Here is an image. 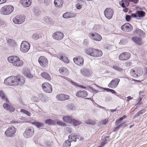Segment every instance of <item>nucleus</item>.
Instances as JSON below:
<instances>
[{"label":"nucleus","instance_id":"1","mask_svg":"<svg viewBox=\"0 0 147 147\" xmlns=\"http://www.w3.org/2000/svg\"><path fill=\"white\" fill-rule=\"evenodd\" d=\"M25 82V78L22 76L19 75L8 77L5 80L4 82L7 85L17 86L24 84Z\"/></svg>","mask_w":147,"mask_h":147},{"label":"nucleus","instance_id":"2","mask_svg":"<svg viewBox=\"0 0 147 147\" xmlns=\"http://www.w3.org/2000/svg\"><path fill=\"white\" fill-rule=\"evenodd\" d=\"M8 61L14 66L17 67H22L24 64L23 61L20 60L18 56H11L7 58Z\"/></svg>","mask_w":147,"mask_h":147},{"label":"nucleus","instance_id":"3","mask_svg":"<svg viewBox=\"0 0 147 147\" xmlns=\"http://www.w3.org/2000/svg\"><path fill=\"white\" fill-rule=\"evenodd\" d=\"M86 52L88 55L95 57H100L102 55V53L101 50L92 48L87 49Z\"/></svg>","mask_w":147,"mask_h":147},{"label":"nucleus","instance_id":"4","mask_svg":"<svg viewBox=\"0 0 147 147\" xmlns=\"http://www.w3.org/2000/svg\"><path fill=\"white\" fill-rule=\"evenodd\" d=\"M14 7L11 5H6L3 6L1 9L0 13L3 15L10 14L13 11Z\"/></svg>","mask_w":147,"mask_h":147},{"label":"nucleus","instance_id":"5","mask_svg":"<svg viewBox=\"0 0 147 147\" xmlns=\"http://www.w3.org/2000/svg\"><path fill=\"white\" fill-rule=\"evenodd\" d=\"M30 44L27 41H23L21 44L20 51L22 52L26 53L30 49Z\"/></svg>","mask_w":147,"mask_h":147},{"label":"nucleus","instance_id":"6","mask_svg":"<svg viewBox=\"0 0 147 147\" xmlns=\"http://www.w3.org/2000/svg\"><path fill=\"white\" fill-rule=\"evenodd\" d=\"M42 87L43 90L48 93H50L52 91V88L51 85L47 82H44L42 85Z\"/></svg>","mask_w":147,"mask_h":147},{"label":"nucleus","instance_id":"7","mask_svg":"<svg viewBox=\"0 0 147 147\" xmlns=\"http://www.w3.org/2000/svg\"><path fill=\"white\" fill-rule=\"evenodd\" d=\"M142 73V69L139 67H135L132 69L131 74L134 77H138Z\"/></svg>","mask_w":147,"mask_h":147},{"label":"nucleus","instance_id":"8","mask_svg":"<svg viewBox=\"0 0 147 147\" xmlns=\"http://www.w3.org/2000/svg\"><path fill=\"white\" fill-rule=\"evenodd\" d=\"M16 131V129L14 127H9L5 131V134L7 137H11L13 136Z\"/></svg>","mask_w":147,"mask_h":147},{"label":"nucleus","instance_id":"9","mask_svg":"<svg viewBox=\"0 0 147 147\" xmlns=\"http://www.w3.org/2000/svg\"><path fill=\"white\" fill-rule=\"evenodd\" d=\"M34 129L32 127L28 128L23 134L24 136L26 138H29L34 134Z\"/></svg>","mask_w":147,"mask_h":147},{"label":"nucleus","instance_id":"10","mask_svg":"<svg viewBox=\"0 0 147 147\" xmlns=\"http://www.w3.org/2000/svg\"><path fill=\"white\" fill-rule=\"evenodd\" d=\"M113 13V10L110 8H106L104 11L105 16L109 19H110L112 18Z\"/></svg>","mask_w":147,"mask_h":147},{"label":"nucleus","instance_id":"11","mask_svg":"<svg viewBox=\"0 0 147 147\" xmlns=\"http://www.w3.org/2000/svg\"><path fill=\"white\" fill-rule=\"evenodd\" d=\"M132 26L129 23H126L121 27V29L124 32H129L133 30Z\"/></svg>","mask_w":147,"mask_h":147},{"label":"nucleus","instance_id":"12","mask_svg":"<svg viewBox=\"0 0 147 147\" xmlns=\"http://www.w3.org/2000/svg\"><path fill=\"white\" fill-rule=\"evenodd\" d=\"M120 81L119 79H114L108 84V87L112 88H116L117 86Z\"/></svg>","mask_w":147,"mask_h":147},{"label":"nucleus","instance_id":"13","mask_svg":"<svg viewBox=\"0 0 147 147\" xmlns=\"http://www.w3.org/2000/svg\"><path fill=\"white\" fill-rule=\"evenodd\" d=\"M38 62L40 65L42 67H46L48 65L47 59L44 56H40L38 59Z\"/></svg>","mask_w":147,"mask_h":147},{"label":"nucleus","instance_id":"14","mask_svg":"<svg viewBox=\"0 0 147 147\" xmlns=\"http://www.w3.org/2000/svg\"><path fill=\"white\" fill-rule=\"evenodd\" d=\"M24 21V16L21 15L16 16L13 19V22L16 24H21Z\"/></svg>","mask_w":147,"mask_h":147},{"label":"nucleus","instance_id":"15","mask_svg":"<svg viewBox=\"0 0 147 147\" xmlns=\"http://www.w3.org/2000/svg\"><path fill=\"white\" fill-rule=\"evenodd\" d=\"M130 54L129 53L124 52L119 55V58L121 60L126 61L130 58Z\"/></svg>","mask_w":147,"mask_h":147},{"label":"nucleus","instance_id":"16","mask_svg":"<svg viewBox=\"0 0 147 147\" xmlns=\"http://www.w3.org/2000/svg\"><path fill=\"white\" fill-rule=\"evenodd\" d=\"M73 60L74 63L78 65L81 66L83 64L84 59L82 57L78 56L77 58H74Z\"/></svg>","mask_w":147,"mask_h":147},{"label":"nucleus","instance_id":"17","mask_svg":"<svg viewBox=\"0 0 147 147\" xmlns=\"http://www.w3.org/2000/svg\"><path fill=\"white\" fill-rule=\"evenodd\" d=\"M52 36L53 38L57 40H60L63 38V34L61 32H57L53 34Z\"/></svg>","mask_w":147,"mask_h":147},{"label":"nucleus","instance_id":"18","mask_svg":"<svg viewBox=\"0 0 147 147\" xmlns=\"http://www.w3.org/2000/svg\"><path fill=\"white\" fill-rule=\"evenodd\" d=\"M90 35V36L92 37V39L96 41H100L102 39V36L98 33L95 32L94 34L91 33Z\"/></svg>","mask_w":147,"mask_h":147},{"label":"nucleus","instance_id":"19","mask_svg":"<svg viewBox=\"0 0 147 147\" xmlns=\"http://www.w3.org/2000/svg\"><path fill=\"white\" fill-rule=\"evenodd\" d=\"M57 98L59 100L64 101L69 99V96L64 94H60L56 96Z\"/></svg>","mask_w":147,"mask_h":147},{"label":"nucleus","instance_id":"20","mask_svg":"<svg viewBox=\"0 0 147 147\" xmlns=\"http://www.w3.org/2000/svg\"><path fill=\"white\" fill-rule=\"evenodd\" d=\"M76 95L77 97L83 98L87 96L88 93L85 90L83 91L80 90L77 92Z\"/></svg>","mask_w":147,"mask_h":147},{"label":"nucleus","instance_id":"21","mask_svg":"<svg viewBox=\"0 0 147 147\" xmlns=\"http://www.w3.org/2000/svg\"><path fill=\"white\" fill-rule=\"evenodd\" d=\"M59 71L62 75H67L69 73L68 69L65 67H60L59 69Z\"/></svg>","mask_w":147,"mask_h":147},{"label":"nucleus","instance_id":"22","mask_svg":"<svg viewBox=\"0 0 147 147\" xmlns=\"http://www.w3.org/2000/svg\"><path fill=\"white\" fill-rule=\"evenodd\" d=\"M20 2L23 6L25 7H29L32 3L31 0H21Z\"/></svg>","mask_w":147,"mask_h":147},{"label":"nucleus","instance_id":"23","mask_svg":"<svg viewBox=\"0 0 147 147\" xmlns=\"http://www.w3.org/2000/svg\"><path fill=\"white\" fill-rule=\"evenodd\" d=\"M73 119L72 117L71 116H65L63 117V119L64 122L69 124H71Z\"/></svg>","mask_w":147,"mask_h":147},{"label":"nucleus","instance_id":"24","mask_svg":"<svg viewBox=\"0 0 147 147\" xmlns=\"http://www.w3.org/2000/svg\"><path fill=\"white\" fill-rule=\"evenodd\" d=\"M132 40L136 44L141 45L142 44L141 38L137 36H134L132 38Z\"/></svg>","mask_w":147,"mask_h":147},{"label":"nucleus","instance_id":"25","mask_svg":"<svg viewBox=\"0 0 147 147\" xmlns=\"http://www.w3.org/2000/svg\"><path fill=\"white\" fill-rule=\"evenodd\" d=\"M57 57L66 63H69V61L67 58L63 55L59 54L58 55Z\"/></svg>","mask_w":147,"mask_h":147},{"label":"nucleus","instance_id":"26","mask_svg":"<svg viewBox=\"0 0 147 147\" xmlns=\"http://www.w3.org/2000/svg\"><path fill=\"white\" fill-rule=\"evenodd\" d=\"M81 73L83 76L86 77H89L91 75L90 71L86 69L82 70Z\"/></svg>","mask_w":147,"mask_h":147},{"label":"nucleus","instance_id":"27","mask_svg":"<svg viewBox=\"0 0 147 147\" xmlns=\"http://www.w3.org/2000/svg\"><path fill=\"white\" fill-rule=\"evenodd\" d=\"M76 16V14L70 12H66L64 13L63 15V18H68L74 17Z\"/></svg>","mask_w":147,"mask_h":147},{"label":"nucleus","instance_id":"28","mask_svg":"<svg viewBox=\"0 0 147 147\" xmlns=\"http://www.w3.org/2000/svg\"><path fill=\"white\" fill-rule=\"evenodd\" d=\"M79 136L78 135L75 136L73 134H71L69 136L68 138L69 140V141L70 142L73 141L76 142V139L77 138L79 139Z\"/></svg>","mask_w":147,"mask_h":147},{"label":"nucleus","instance_id":"29","mask_svg":"<svg viewBox=\"0 0 147 147\" xmlns=\"http://www.w3.org/2000/svg\"><path fill=\"white\" fill-rule=\"evenodd\" d=\"M54 2L55 6L57 7H60L63 4L62 0H55Z\"/></svg>","mask_w":147,"mask_h":147},{"label":"nucleus","instance_id":"30","mask_svg":"<svg viewBox=\"0 0 147 147\" xmlns=\"http://www.w3.org/2000/svg\"><path fill=\"white\" fill-rule=\"evenodd\" d=\"M40 75L42 78L47 80H51L50 76L49 74L47 72H42L41 73Z\"/></svg>","mask_w":147,"mask_h":147},{"label":"nucleus","instance_id":"31","mask_svg":"<svg viewBox=\"0 0 147 147\" xmlns=\"http://www.w3.org/2000/svg\"><path fill=\"white\" fill-rule=\"evenodd\" d=\"M134 33L135 34H137L138 35L140 36L144 35L145 33L142 30L139 29H136L134 32Z\"/></svg>","mask_w":147,"mask_h":147},{"label":"nucleus","instance_id":"32","mask_svg":"<svg viewBox=\"0 0 147 147\" xmlns=\"http://www.w3.org/2000/svg\"><path fill=\"white\" fill-rule=\"evenodd\" d=\"M5 103H4L3 105V108L7 110H8V109L10 106L11 105V103L9 102V100L7 99V100H5Z\"/></svg>","mask_w":147,"mask_h":147},{"label":"nucleus","instance_id":"33","mask_svg":"<svg viewBox=\"0 0 147 147\" xmlns=\"http://www.w3.org/2000/svg\"><path fill=\"white\" fill-rule=\"evenodd\" d=\"M136 13L138 15V19H140V18L142 17L145 15V12L142 11H138L136 12Z\"/></svg>","mask_w":147,"mask_h":147},{"label":"nucleus","instance_id":"34","mask_svg":"<svg viewBox=\"0 0 147 147\" xmlns=\"http://www.w3.org/2000/svg\"><path fill=\"white\" fill-rule=\"evenodd\" d=\"M119 4L123 7H126L129 5L128 2L125 0H123L119 2Z\"/></svg>","mask_w":147,"mask_h":147},{"label":"nucleus","instance_id":"35","mask_svg":"<svg viewBox=\"0 0 147 147\" xmlns=\"http://www.w3.org/2000/svg\"><path fill=\"white\" fill-rule=\"evenodd\" d=\"M81 123L80 121L77 120L73 119L71 124H73L75 126H77L80 125Z\"/></svg>","mask_w":147,"mask_h":147},{"label":"nucleus","instance_id":"36","mask_svg":"<svg viewBox=\"0 0 147 147\" xmlns=\"http://www.w3.org/2000/svg\"><path fill=\"white\" fill-rule=\"evenodd\" d=\"M31 123L33 125H35L38 128L42 127L43 125L42 123L37 122H31Z\"/></svg>","mask_w":147,"mask_h":147},{"label":"nucleus","instance_id":"37","mask_svg":"<svg viewBox=\"0 0 147 147\" xmlns=\"http://www.w3.org/2000/svg\"><path fill=\"white\" fill-rule=\"evenodd\" d=\"M42 37V36L41 34H39L37 33L34 34L32 36V39L35 40L41 38Z\"/></svg>","mask_w":147,"mask_h":147},{"label":"nucleus","instance_id":"38","mask_svg":"<svg viewBox=\"0 0 147 147\" xmlns=\"http://www.w3.org/2000/svg\"><path fill=\"white\" fill-rule=\"evenodd\" d=\"M46 124H47L49 125H54L55 124V122L52 120L51 119H48L45 122Z\"/></svg>","mask_w":147,"mask_h":147},{"label":"nucleus","instance_id":"39","mask_svg":"<svg viewBox=\"0 0 147 147\" xmlns=\"http://www.w3.org/2000/svg\"><path fill=\"white\" fill-rule=\"evenodd\" d=\"M71 146V143L69 140H66L64 143L63 147H69Z\"/></svg>","mask_w":147,"mask_h":147},{"label":"nucleus","instance_id":"40","mask_svg":"<svg viewBox=\"0 0 147 147\" xmlns=\"http://www.w3.org/2000/svg\"><path fill=\"white\" fill-rule=\"evenodd\" d=\"M0 96L4 100H7L8 99L4 92L1 90L0 91Z\"/></svg>","mask_w":147,"mask_h":147},{"label":"nucleus","instance_id":"41","mask_svg":"<svg viewBox=\"0 0 147 147\" xmlns=\"http://www.w3.org/2000/svg\"><path fill=\"white\" fill-rule=\"evenodd\" d=\"M126 118V116L124 115L123 117L120 118L118 119H117L115 122V124L117 125L121 121H122L124 118Z\"/></svg>","mask_w":147,"mask_h":147},{"label":"nucleus","instance_id":"42","mask_svg":"<svg viewBox=\"0 0 147 147\" xmlns=\"http://www.w3.org/2000/svg\"><path fill=\"white\" fill-rule=\"evenodd\" d=\"M86 123L88 124L94 125L96 123V121L91 120H87L86 121Z\"/></svg>","mask_w":147,"mask_h":147},{"label":"nucleus","instance_id":"43","mask_svg":"<svg viewBox=\"0 0 147 147\" xmlns=\"http://www.w3.org/2000/svg\"><path fill=\"white\" fill-rule=\"evenodd\" d=\"M113 68L115 70L120 72H122L123 70V69L119 67V66L116 65L113 66Z\"/></svg>","mask_w":147,"mask_h":147},{"label":"nucleus","instance_id":"44","mask_svg":"<svg viewBox=\"0 0 147 147\" xmlns=\"http://www.w3.org/2000/svg\"><path fill=\"white\" fill-rule=\"evenodd\" d=\"M108 122V119H106L102 120L100 123L102 125H105Z\"/></svg>","mask_w":147,"mask_h":147},{"label":"nucleus","instance_id":"45","mask_svg":"<svg viewBox=\"0 0 147 147\" xmlns=\"http://www.w3.org/2000/svg\"><path fill=\"white\" fill-rule=\"evenodd\" d=\"M57 124L59 125L60 126H66V125L64 123H63L62 122H60L59 121H58L57 122Z\"/></svg>","mask_w":147,"mask_h":147},{"label":"nucleus","instance_id":"46","mask_svg":"<svg viewBox=\"0 0 147 147\" xmlns=\"http://www.w3.org/2000/svg\"><path fill=\"white\" fill-rule=\"evenodd\" d=\"M8 110L10 112H13L15 110V109L11 105L10 107H9Z\"/></svg>","mask_w":147,"mask_h":147},{"label":"nucleus","instance_id":"47","mask_svg":"<svg viewBox=\"0 0 147 147\" xmlns=\"http://www.w3.org/2000/svg\"><path fill=\"white\" fill-rule=\"evenodd\" d=\"M131 19V16L129 15H127L125 16V20L127 22H129Z\"/></svg>","mask_w":147,"mask_h":147},{"label":"nucleus","instance_id":"48","mask_svg":"<svg viewBox=\"0 0 147 147\" xmlns=\"http://www.w3.org/2000/svg\"><path fill=\"white\" fill-rule=\"evenodd\" d=\"M89 88L90 90L92 92L95 93L98 92V90H96L92 87H90Z\"/></svg>","mask_w":147,"mask_h":147},{"label":"nucleus","instance_id":"49","mask_svg":"<svg viewBox=\"0 0 147 147\" xmlns=\"http://www.w3.org/2000/svg\"><path fill=\"white\" fill-rule=\"evenodd\" d=\"M68 109L69 110H71L73 109L74 108L73 105H69L67 106Z\"/></svg>","mask_w":147,"mask_h":147},{"label":"nucleus","instance_id":"50","mask_svg":"<svg viewBox=\"0 0 147 147\" xmlns=\"http://www.w3.org/2000/svg\"><path fill=\"white\" fill-rule=\"evenodd\" d=\"M26 77L30 78H32L33 77V75L31 74L30 73H28L26 74Z\"/></svg>","mask_w":147,"mask_h":147},{"label":"nucleus","instance_id":"51","mask_svg":"<svg viewBox=\"0 0 147 147\" xmlns=\"http://www.w3.org/2000/svg\"><path fill=\"white\" fill-rule=\"evenodd\" d=\"M139 101L138 102V103H137L136 105H140L142 103V98H139Z\"/></svg>","mask_w":147,"mask_h":147},{"label":"nucleus","instance_id":"52","mask_svg":"<svg viewBox=\"0 0 147 147\" xmlns=\"http://www.w3.org/2000/svg\"><path fill=\"white\" fill-rule=\"evenodd\" d=\"M131 16L132 17H134L136 19H138V15L136 14V13H133L131 14Z\"/></svg>","mask_w":147,"mask_h":147},{"label":"nucleus","instance_id":"53","mask_svg":"<svg viewBox=\"0 0 147 147\" xmlns=\"http://www.w3.org/2000/svg\"><path fill=\"white\" fill-rule=\"evenodd\" d=\"M76 8L78 9H80L82 7V6L80 3H77L76 5Z\"/></svg>","mask_w":147,"mask_h":147},{"label":"nucleus","instance_id":"54","mask_svg":"<svg viewBox=\"0 0 147 147\" xmlns=\"http://www.w3.org/2000/svg\"><path fill=\"white\" fill-rule=\"evenodd\" d=\"M13 40L11 39H9L7 40V42L9 44H11V43H13Z\"/></svg>","mask_w":147,"mask_h":147},{"label":"nucleus","instance_id":"55","mask_svg":"<svg viewBox=\"0 0 147 147\" xmlns=\"http://www.w3.org/2000/svg\"><path fill=\"white\" fill-rule=\"evenodd\" d=\"M50 20H51L50 18L47 17L45 19V21L46 22H50Z\"/></svg>","mask_w":147,"mask_h":147},{"label":"nucleus","instance_id":"56","mask_svg":"<svg viewBox=\"0 0 147 147\" xmlns=\"http://www.w3.org/2000/svg\"><path fill=\"white\" fill-rule=\"evenodd\" d=\"M106 143V142H102L100 146V147H103L104 145Z\"/></svg>","mask_w":147,"mask_h":147},{"label":"nucleus","instance_id":"57","mask_svg":"<svg viewBox=\"0 0 147 147\" xmlns=\"http://www.w3.org/2000/svg\"><path fill=\"white\" fill-rule=\"evenodd\" d=\"M119 127H118V126H117L116 127L114 128L113 130V131H118L119 129Z\"/></svg>","mask_w":147,"mask_h":147},{"label":"nucleus","instance_id":"58","mask_svg":"<svg viewBox=\"0 0 147 147\" xmlns=\"http://www.w3.org/2000/svg\"><path fill=\"white\" fill-rule=\"evenodd\" d=\"M123 11L125 12H127L128 11V9L126 7H123Z\"/></svg>","mask_w":147,"mask_h":147},{"label":"nucleus","instance_id":"59","mask_svg":"<svg viewBox=\"0 0 147 147\" xmlns=\"http://www.w3.org/2000/svg\"><path fill=\"white\" fill-rule=\"evenodd\" d=\"M27 111L26 110H25L24 109H21L20 110V112L22 113H24L25 114H26V112Z\"/></svg>","mask_w":147,"mask_h":147},{"label":"nucleus","instance_id":"60","mask_svg":"<svg viewBox=\"0 0 147 147\" xmlns=\"http://www.w3.org/2000/svg\"><path fill=\"white\" fill-rule=\"evenodd\" d=\"M125 122L122 123L120 124L118 126V127L120 128V127H122L124 124L125 123Z\"/></svg>","mask_w":147,"mask_h":147},{"label":"nucleus","instance_id":"61","mask_svg":"<svg viewBox=\"0 0 147 147\" xmlns=\"http://www.w3.org/2000/svg\"><path fill=\"white\" fill-rule=\"evenodd\" d=\"M18 123V122L14 120H12L10 122V123L12 124H16Z\"/></svg>","mask_w":147,"mask_h":147},{"label":"nucleus","instance_id":"62","mask_svg":"<svg viewBox=\"0 0 147 147\" xmlns=\"http://www.w3.org/2000/svg\"><path fill=\"white\" fill-rule=\"evenodd\" d=\"M130 1L132 2H133L134 3H136L138 1V0H130Z\"/></svg>","mask_w":147,"mask_h":147},{"label":"nucleus","instance_id":"63","mask_svg":"<svg viewBox=\"0 0 147 147\" xmlns=\"http://www.w3.org/2000/svg\"><path fill=\"white\" fill-rule=\"evenodd\" d=\"M25 114L28 116H30L31 115L30 113L27 111L26 112V113Z\"/></svg>","mask_w":147,"mask_h":147},{"label":"nucleus","instance_id":"64","mask_svg":"<svg viewBox=\"0 0 147 147\" xmlns=\"http://www.w3.org/2000/svg\"><path fill=\"white\" fill-rule=\"evenodd\" d=\"M104 90L108 92H110L111 89L109 88H104Z\"/></svg>","mask_w":147,"mask_h":147}]
</instances>
